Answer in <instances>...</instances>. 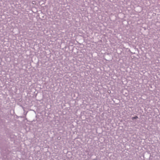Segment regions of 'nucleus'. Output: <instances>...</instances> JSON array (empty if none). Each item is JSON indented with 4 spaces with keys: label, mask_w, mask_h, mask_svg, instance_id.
<instances>
[{
    "label": "nucleus",
    "mask_w": 160,
    "mask_h": 160,
    "mask_svg": "<svg viewBox=\"0 0 160 160\" xmlns=\"http://www.w3.org/2000/svg\"><path fill=\"white\" fill-rule=\"evenodd\" d=\"M138 118V117L137 116H136L135 117H132V119H135V118Z\"/></svg>",
    "instance_id": "1"
}]
</instances>
